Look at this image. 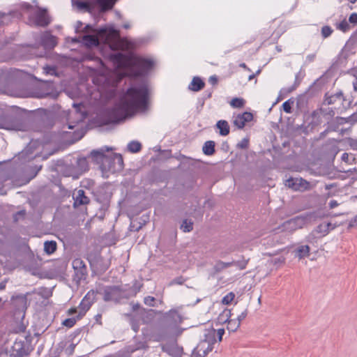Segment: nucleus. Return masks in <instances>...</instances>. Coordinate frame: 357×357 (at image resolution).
I'll use <instances>...</instances> for the list:
<instances>
[{
	"label": "nucleus",
	"mask_w": 357,
	"mask_h": 357,
	"mask_svg": "<svg viewBox=\"0 0 357 357\" xmlns=\"http://www.w3.org/2000/svg\"><path fill=\"white\" fill-rule=\"evenodd\" d=\"M200 342H205L212 345L216 344V330L214 328L207 330L204 334V338Z\"/></svg>",
	"instance_id": "obj_15"
},
{
	"label": "nucleus",
	"mask_w": 357,
	"mask_h": 357,
	"mask_svg": "<svg viewBox=\"0 0 357 357\" xmlns=\"http://www.w3.org/2000/svg\"><path fill=\"white\" fill-rule=\"evenodd\" d=\"M229 146L227 142H225L222 144V149L224 151L227 152L229 151Z\"/></svg>",
	"instance_id": "obj_57"
},
{
	"label": "nucleus",
	"mask_w": 357,
	"mask_h": 357,
	"mask_svg": "<svg viewBox=\"0 0 357 357\" xmlns=\"http://www.w3.org/2000/svg\"><path fill=\"white\" fill-rule=\"evenodd\" d=\"M230 105L234 108H241L245 105V100L243 98H234L231 100Z\"/></svg>",
	"instance_id": "obj_31"
},
{
	"label": "nucleus",
	"mask_w": 357,
	"mask_h": 357,
	"mask_svg": "<svg viewBox=\"0 0 357 357\" xmlns=\"http://www.w3.org/2000/svg\"><path fill=\"white\" fill-rule=\"evenodd\" d=\"M248 145H249L248 139L244 138L239 143H238L237 147L240 148V149H247L248 147Z\"/></svg>",
	"instance_id": "obj_47"
},
{
	"label": "nucleus",
	"mask_w": 357,
	"mask_h": 357,
	"mask_svg": "<svg viewBox=\"0 0 357 357\" xmlns=\"http://www.w3.org/2000/svg\"><path fill=\"white\" fill-rule=\"evenodd\" d=\"M333 29L329 26H324L321 29V35L326 38L331 35Z\"/></svg>",
	"instance_id": "obj_36"
},
{
	"label": "nucleus",
	"mask_w": 357,
	"mask_h": 357,
	"mask_svg": "<svg viewBox=\"0 0 357 357\" xmlns=\"http://www.w3.org/2000/svg\"><path fill=\"white\" fill-rule=\"evenodd\" d=\"M77 7L80 10H85L87 12L91 13L93 9V6L91 3L86 1H77Z\"/></svg>",
	"instance_id": "obj_26"
},
{
	"label": "nucleus",
	"mask_w": 357,
	"mask_h": 357,
	"mask_svg": "<svg viewBox=\"0 0 357 357\" xmlns=\"http://www.w3.org/2000/svg\"><path fill=\"white\" fill-rule=\"evenodd\" d=\"M130 324L132 330L135 331V332H137L139 326L138 324L132 318L130 319Z\"/></svg>",
	"instance_id": "obj_54"
},
{
	"label": "nucleus",
	"mask_w": 357,
	"mask_h": 357,
	"mask_svg": "<svg viewBox=\"0 0 357 357\" xmlns=\"http://www.w3.org/2000/svg\"><path fill=\"white\" fill-rule=\"evenodd\" d=\"M44 70L47 74L54 75L56 73V68L53 66H47L44 68Z\"/></svg>",
	"instance_id": "obj_49"
},
{
	"label": "nucleus",
	"mask_w": 357,
	"mask_h": 357,
	"mask_svg": "<svg viewBox=\"0 0 357 357\" xmlns=\"http://www.w3.org/2000/svg\"><path fill=\"white\" fill-rule=\"evenodd\" d=\"M235 297V294L233 292H229L225 296L222 300V303L225 305H228L231 303Z\"/></svg>",
	"instance_id": "obj_35"
},
{
	"label": "nucleus",
	"mask_w": 357,
	"mask_h": 357,
	"mask_svg": "<svg viewBox=\"0 0 357 357\" xmlns=\"http://www.w3.org/2000/svg\"><path fill=\"white\" fill-rule=\"evenodd\" d=\"M285 259L283 257L272 259L270 262L273 265L282 264L284 263Z\"/></svg>",
	"instance_id": "obj_46"
},
{
	"label": "nucleus",
	"mask_w": 357,
	"mask_h": 357,
	"mask_svg": "<svg viewBox=\"0 0 357 357\" xmlns=\"http://www.w3.org/2000/svg\"><path fill=\"white\" fill-rule=\"evenodd\" d=\"M205 86L204 82L199 77H194L188 89L192 91H199Z\"/></svg>",
	"instance_id": "obj_17"
},
{
	"label": "nucleus",
	"mask_w": 357,
	"mask_h": 357,
	"mask_svg": "<svg viewBox=\"0 0 357 357\" xmlns=\"http://www.w3.org/2000/svg\"><path fill=\"white\" fill-rule=\"evenodd\" d=\"M331 224L330 222H328L324 225H320L318 227L321 229V227H324V231L328 232L331 229Z\"/></svg>",
	"instance_id": "obj_55"
},
{
	"label": "nucleus",
	"mask_w": 357,
	"mask_h": 357,
	"mask_svg": "<svg viewBox=\"0 0 357 357\" xmlns=\"http://www.w3.org/2000/svg\"><path fill=\"white\" fill-rule=\"evenodd\" d=\"M233 315L231 310H225L218 318L219 322H227L228 319Z\"/></svg>",
	"instance_id": "obj_30"
},
{
	"label": "nucleus",
	"mask_w": 357,
	"mask_h": 357,
	"mask_svg": "<svg viewBox=\"0 0 357 357\" xmlns=\"http://www.w3.org/2000/svg\"><path fill=\"white\" fill-rule=\"evenodd\" d=\"M41 169L42 165H36L34 167H31V173L32 174L31 178H34L38 174V173L41 170Z\"/></svg>",
	"instance_id": "obj_48"
},
{
	"label": "nucleus",
	"mask_w": 357,
	"mask_h": 357,
	"mask_svg": "<svg viewBox=\"0 0 357 357\" xmlns=\"http://www.w3.org/2000/svg\"><path fill=\"white\" fill-rule=\"evenodd\" d=\"M247 315H248V310L245 309L241 313V314L237 316L236 320L241 323V321H243L247 317Z\"/></svg>",
	"instance_id": "obj_50"
},
{
	"label": "nucleus",
	"mask_w": 357,
	"mask_h": 357,
	"mask_svg": "<svg viewBox=\"0 0 357 357\" xmlns=\"http://www.w3.org/2000/svg\"><path fill=\"white\" fill-rule=\"evenodd\" d=\"M144 225V223L137 222V224L135 222H131L130 225V230L134 231H139Z\"/></svg>",
	"instance_id": "obj_37"
},
{
	"label": "nucleus",
	"mask_w": 357,
	"mask_h": 357,
	"mask_svg": "<svg viewBox=\"0 0 357 357\" xmlns=\"http://www.w3.org/2000/svg\"><path fill=\"white\" fill-rule=\"evenodd\" d=\"M87 259L91 267L95 268L96 271L105 273L109 268V263L100 255H96L93 257H89Z\"/></svg>",
	"instance_id": "obj_7"
},
{
	"label": "nucleus",
	"mask_w": 357,
	"mask_h": 357,
	"mask_svg": "<svg viewBox=\"0 0 357 357\" xmlns=\"http://www.w3.org/2000/svg\"><path fill=\"white\" fill-rule=\"evenodd\" d=\"M338 206V203L336 200H331L330 202H329V207L331 208H333L336 206Z\"/></svg>",
	"instance_id": "obj_59"
},
{
	"label": "nucleus",
	"mask_w": 357,
	"mask_h": 357,
	"mask_svg": "<svg viewBox=\"0 0 357 357\" xmlns=\"http://www.w3.org/2000/svg\"><path fill=\"white\" fill-rule=\"evenodd\" d=\"M225 334V329L224 328H220L216 331V337H218V341L221 342L222 340V336Z\"/></svg>",
	"instance_id": "obj_51"
},
{
	"label": "nucleus",
	"mask_w": 357,
	"mask_h": 357,
	"mask_svg": "<svg viewBox=\"0 0 357 357\" xmlns=\"http://www.w3.org/2000/svg\"><path fill=\"white\" fill-rule=\"evenodd\" d=\"M180 228L183 232H190L193 229V222L191 220L184 219Z\"/></svg>",
	"instance_id": "obj_27"
},
{
	"label": "nucleus",
	"mask_w": 357,
	"mask_h": 357,
	"mask_svg": "<svg viewBox=\"0 0 357 357\" xmlns=\"http://www.w3.org/2000/svg\"><path fill=\"white\" fill-rule=\"evenodd\" d=\"M76 169L79 176L89 169L87 160L85 158H79L76 161Z\"/></svg>",
	"instance_id": "obj_21"
},
{
	"label": "nucleus",
	"mask_w": 357,
	"mask_h": 357,
	"mask_svg": "<svg viewBox=\"0 0 357 357\" xmlns=\"http://www.w3.org/2000/svg\"><path fill=\"white\" fill-rule=\"evenodd\" d=\"M214 349V345L199 342L194 349L192 357H205Z\"/></svg>",
	"instance_id": "obj_10"
},
{
	"label": "nucleus",
	"mask_w": 357,
	"mask_h": 357,
	"mask_svg": "<svg viewBox=\"0 0 357 357\" xmlns=\"http://www.w3.org/2000/svg\"><path fill=\"white\" fill-rule=\"evenodd\" d=\"M240 322L235 319H229L227 321V329L234 332L240 327Z\"/></svg>",
	"instance_id": "obj_29"
},
{
	"label": "nucleus",
	"mask_w": 357,
	"mask_h": 357,
	"mask_svg": "<svg viewBox=\"0 0 357 357\" xmlns=\"http://www.w3.org/2000/svg\"><path fill=\"white\" fill-rule=\"evenodd\" d=\"M50 22L47 9L39 8L35 14V24L38 26L45 27L50 24Z\"/></svg>",
	"instance_id": "obj_9"
},
{
	"label": "nucleus",
	"mask_w": 357,
	"mask_h": 357,
	"mask_svg": "<svg viewBox=\"0 0 357 357\" xmlns=\"http://www.w3.org/2000/svg\"><path fill=\"white\" fill-rule=\"evenodd\" d=\"M240 115L241 116L245 123L251 121L253 119L252 114L248 112H245Z\"/></svg>",
	"instance_id": "obj_45"
},
{
	"label": "nucleus",
	"mask_w": 357,
	"mask_h": 357,
	"mask_svg": "<svg viewBox=\"0 0 357 357\" xmlns=\"http://www.w3.org/2000/svg\"><path fill=\"white\" fill-rule=\"evenodd\" d=\"M57 248V244L54 241H47L44 243V251L47 255L53 254Z\"/></svg>",
	"instance_id": "obj_25"
},
{
	"label": "nucleus",
	"mask_w": 357,
	"mask_h": 357,
	"mask_svg": "<svg viewBox=\"0 0 357 357\" xmlns=\"http://www.w3.org/2000/svg\"><path fill=\"white\" fill-rule=\"evenodd\" d=\"M21 126L18 124L15 125H4V124H0V128H6L8 130H21Z\"/></svg>",
	"instance_id": "obj_43"
},
{
	"label": "nucleus",
	"mask_w": 357,
	"mask_h": 357,
	"mask_svg": "<svg viewBox=\"0 0 357 357\" xmlns=\"http://www.w3.org/2000/svg\"><path fill=\"white\" fill-rule=\"evenodd\" d=\"M349 154L347 153H344L342 155V160L345 161V162H347L348 160H349Z\"/></svg>",
	"instance_id": "obj_64"
},
{
	"label": "nucleus",
	"mask_w": 357,
	"mask_h": 357,
	"mask_svg": "<svg viewBox=\"0 0 357 357\" xmlns=\"http://www.w3.org/2000/svg\"><path fill=\"white\" fill-rule=\"evenodd\" d=\"M350 145L353 149L357 150V140H352Z\"/></svg>",
	"instance_id": "obj_63"
},
{
	"label": "nucleus",
	"mask_w": 357,
	"mask_h": 357,
	"mask_svg": "<svg viewBox=\"0 0 357 357\" xmlns=\"http://www.w3.org/2000/svg\"><path fill=\"white\" fill-rule=\"evenodd\" d=\"M215 142L208 140L204 142L202 146V151L206 155H212L215 153Z\"/></svg>",
	"instance_id": "obj_20"
},
{
	"label": "nucleus",
	"mask_w": 357,
	"mask_h": 357,
	"mask_svg": "<svg viewBox=\"0 0 357 357\" xmlns=\"http://www.w3.org/2000/svg\"><path fill=\"white\" fill-rule=\"evenodd\" d=\"M310 248L309 245H300L295 250V256L299 259L308 257L310 255Z\"/></svg>",
	"instance_id": "obj_19"
},
{
	"label": "nucleus",
	"mask_w": 357,
	"mask_h": 357,
	"mask_svg": "<svg viewBox=\"0 0 357 357\" xmlns=\"http://www.w3.org/2000/svg\"><path fill=\"white\" fill-rule=\"evenodd\" d=\"M41 44L45 48L52 50L57 45L56 37L51 35H44L41 38Z\"/></svg>",
	"instance_id": "obj_13"
},
{
	"label": "nucleus",
	"mask_w": 357,
	"mask_h": 357,
	"mask_svg": "<svg viewBox=\"0 0 357 357\" xmlns=\"http://www.w3.org/2000/svg\"><path fill=\"white\" fill-rule=\"evenodd\" d=\"M113 58L119 64L126 63L129 75L132 77L144 76L153 66V61L134 55L126 56L123 53H116Z\"/></svg>",
	"instance_id": "obj_3"
},
{
	"label": "nucleus",
	"mask_w": 357,
	"mask_h": 357,
	"mask_svg": "<svg viewBox=\"0 0 357 357\" xmlns=\"http://www.w3.org/2000/svg\"><path fill=\"white\" fill-rule=\"evenodd\" d=\"M321 114L323 115L328 121L331 120L335 115V112L333 108H322L317 109L314 112V114Z\"/></svg>",
	"instance_id": "obj_24"
},
{
	"label": "nucleus",
	"mask_w": 357,
	"mask_h": 357,
	"mask_svg": "<svg viewBox=\"0 0 357 357\" xmlns=\"http://www.w3.org/2000/svg\"><path fill=\"white\" fill-rule=\"evenodd\" d=\"M77 320H79L77 317L76 318H68L62 322V324L66 327L72 328L75 324Z\"/></svg>",
	"instance_id": "obj_34"
},
{
	"label": "nucleus",
	"mask_w": 357,
	"mask_h": 357,
	"mask_svg": "<svg viewBox=\"0 0 357 357\" xmlns=\"http://www.w3.org/2000/svg\"><path fill=\"white\" fill-rule=\"evenodd\" d=\"M215 128L219 130V134L221 136H227L229 134V125L225 120L218 121L215 124Z\"/></svg>",
	"instance_id": "obj_18"
},
{
	"label": "nucleus",
	"mask_w": 357,
	"mask_h": 357,
	"mask_svg": "<svg viewBox=\"0 0 357 357\" xmlns=\"http://www.w3.org/2000/svg\"><path fill=\"white\" fill-rule=\"evenodd\" d=\"M315 57H316V54H312L307 55L306 57V59L308 62H312L315 59Z\"/></svg>",
	"instance_id": "obj_58"
},
{
	"label": "nucleus",
	"mask_w": 357,
	"mask_h": 357,
	"mask_svg": "<svg viewBox=\"0 0 357 357\" xmlns=\"http://www.w3.org/2000/svg\"><path fill=\"white\" fill-rule=\"evenodd\" d=\"M309 183L301 178H289L285 181V185L294 190L306 189Z\"/></svg>",
	"instance_id": "obj_11"
},
{
	"label": "nucleus",
	"mask_w": 357,
	"mask_h": 357,
	"mask_svg": "<svg viewBox=\"0 0 357 357\" xmlns=\"http://www.w3.org/2000/svg\"><path fill=\"white\" fill-rule=\"evenodd\" d=\"M97 292L102 295L103 300L106 302H119L121 298L126 297L125 290L119 285L102 287L97 289Z\"/></svg>",
	"instance_id": "obj_4"
},
{
	"label": "nucleus",
	"mask_w": 357,
	"mask_h": 357,
	"mask_svg": "<svg viewBox=\"0 0 357 357\" xmlns=\"http://www.w3.org/2000/svg\"><path fill=\"white\" fill-rule=\"evenodd\" d=\"M293 103H294V101H291L290 100H288L285 101L282 104L283 110L286 113H291V105Z\"/></svg>",
	"instance_id": "obj_38"
},
{
	"label": "nucleus",
	"mask_w": 357,
	"mask_h": 357,
	"mask_svg": "<svg viewBox=\"0 0 357 357\" xmlns=\"http://www.w3.org/2000/svg\"><path fill=\"white\" fill-rule=\"evenodd\" d=\"M233 123L235 126H236L238 129H242L244 128L245 125V122L241 117L240 114H238L233 121Z\"/></svg>",
	"instance_id": "obj_32"
},
{
	"label": "nucleus",
	"mask_w": 357,
	"mask_h": 357,
	"mask_svg": "<svg viewBox=\"0 0 357 357\" xmlns=\"http://www.w3.org/2000/svg\"><path fill=\"white\" fill-rule=\"evenodd\" d=\"M343 100V93L340 91L336 93L329 95L328 93L325 94V99L324 104L325 105H333L337 100L341 101Z\"/></svg>",
	"instance_id": "obj_16"
},
{
	"label": "nucleus",
	"mask_w": 357,
	"mask_h": 357,
	"mask_svg": "<svg viewBox=\"0 0 357 357\" xmlns=\"http://www.w3.org/2000/svg\"><path fill=\"white\" fill-rule=\"evenodd\" d=\"M83 39L87 43H89V44H91L92 45H98V40L94 36L86 35V36H84Z\"/></svg>",
	"instance_id": "obj_33"
},
{
	"label": "nucleus",
	"mask_w": 357,
	"mask_h": 357,
	"mask_svg": "<svg viewBox=\"0 0 357 357\" xmlns=\"http://www.w3.org/2000/svg\"><path fill=\"white\" fill-rule=\"evenodd\" d=\"M248 260L234 261V266H236L240 270H243L246 268Z\"/></svg>",
	"instance_id": "obj_42"
},
{
	"label": "nucleus",
	"mask_w": 357,
	"mask_h": 357,
	"mask_svg": "<svg viewBox=\"0 0 357 357\" xmlns=\"http://www.w3.org/2000/svg\"><path fill=\"white\" fill-rule=\"evenodd\" d=\"M72 266L74 270L73 281L79 285L81 281L85 280L88 276V271L84 261L80 258H75L72 261Z\"/></svg>",
	"instance_id": "obj_5"
},
{
	"label": "nucleus",
	"mask_w": 357,
	"mask_h": 357,
	"mask_svg": "<svg viewBox=\"0 0 357 357\" xmlns=\"http://www.w3.org/2000/svg\"><path fill=\"white\" fill-rule=\"evenodd\" d=\"M73 198L74 200V208H78L80 206L86 205L90 202V199L85 195V191L82 189L74 192Z\"/></svg>",
	"instance_id": "obj_12"
},
{
	"label": "nucleus",
	"mask_w": 357,
	"mask_h": 357,
	"mask_svg": "<svg viewBox=\"0 0 357 357\" xmlns=\"http://www.w3.org/2000/svg\"><path fill=\"white\" fill-rule=\"evenodd\" d=\"M98 294L97 290H90L84 297L81 303H79V312L77 314V319H81L86 311H88L93 302L96 301V294Z\"/></svg>",
	"instance_id": "obj_6"
},
{
	"label": "nucleus",
	"mask_w": 357,
	"mask_h": 357,
	"mask_svg": "<svg viewBox=\"0 0 357 357\" xmlns=\"http://www.w3.org/2000/svg\"><path fill=\"white\" fill-rule=\"evenodd\" d=\"M10 304L16 312H24L27 308L26 294L13 296L11 297Z\"/></svg>",
	"instance_id": "obj_8"
},
{
	"label": "nucleus",
	"mask_w": 357,
	"mask_h": 357,
	"mask_svg": "<svg viewBox=\"0 0 357 357\" xmlns=\"http://www.w3.org/2000/svg\"><path fill=\"white\" fill-rule=\"evenodd\" d=\"M224 269H225V268L223 265V261H222L220 260L218 261L213 266V271H214L215 273H218Z\"/></svg>",
	"instance_id": "obj_40"
},
{
	"label": "nucleus",
	"mask_w": 357,
	"mask_h": 357,
	"mask_svg": "<svg viewBox=\"0 0 357 357\" xmlns=\"http://www.w3.org/2000/svg\"><path fill=\"white\" fill-rule=\"evenodd\" d=\"M298 85V84H296L295 83L294 86L288 88V89H284L287 93H291L293 91H294L296 89V88L297 87V86Z\"/></svg>",
	"instance_id": "obj_56"
},
{
	"label": "nucleus",
	"mask_w": 357,
	"mask_h": 357,
	"mask_svg": "<svg viewBox=\"0 0 357 357\" xmlns=\"http://www.w3.org/2000/svg\"><path fill=\"white\" fill-rule=\"evenodd\" d=\"M185 279L183 276L177 277L174 279H173L170 283L169 285H174V284H178L181 285L185 282Z\"/></svg>",
	"instance_id": "obj_41"
},
{
	"label": "nucleus",
	"mask_w": 357,
	"mask_h": 357,
	"mask_svg": "<svg viewBox=\"0 0 357 357\" xmlns=\"http://www.w3.org/2000/svg\"><path fill=\"white\" fill-rule=\"evenodd\" d=\"M77 309H76V308H75V307H72V308H70V309H69V310H68V315H73V314H74L77 313Z\"/></svg>",
	"instance_id": "obj_62"
},
{
	"label": "nucleus",
	"mask_w": 357,
	"mask_h": 357,
	"mask_svg": "<svg viewBox=\"0 0 357 357\" xmlns=\"http://www.w3.org/2000/svg\"><path fill=\"white\" fill-rule=\"evenodd\" d=\"M126 99L121 107H114L105 112L104 125L118 123L125 119L123 111L134 112L137 109L144 110L148 104V88L145 84L138 86H131L126 91Z\"/></svg>",
	"instance_id": "obj_1"
},
{
	"label": "nucleus",
	"mask_w": 357,
	"mask_h": 357,
	"mask_svg": "<svg viewBox=\"0 0 357 357\" xmlns=\"http://www.w3.org/2000/svg\"><path fill=\"white\" fill-rule=\"evenodd\" d=\"M349 21L350 23L356 24L357 23V13H352L349 17Z\"/></svg>",
	"instance_id": "obj_53"
},
{
	"label": "nucleus",
	"mask_w": 357,
	"mask_h": 357,
	"mask_svg": "<svg viewBox=\"0 0 357 357\" xmlns=\"http://www.w3.org/2000/svg\"><path fill=\"white\" fill-rule=\"evenodd\" d=\"M127 148L131 153H137L142 149V144L137 141H132L128 144Z\"/></svg>",
	"instance_id": "obj_28"
},
{
	"label": "nucleus",
	"mask_w": 357,
	"mask_h": 357,
	"mask_svg": "<svg viewBox=\"0 0 357 357\" xmlns=\"http://www.w3.org/2000/svg\"><path fill=\"white\" fill-rule=\"evenodd\" d=\"M337 28L343 32H346L349 29L350 26L348 22L344 20L339 24Z\"/></svg>",
	"instance_id": "obj_44"
},
{
	"label": "nucleus",
	"mask_w": 357,
	"mask_h": 357,
	"mask_svg": "<svg viewBox=\"0 0 357 357\" xmlns=\"http://www.w3.org/2000/svg\"><path fill=\"white\" fill-rule=\"evenodd\" d=\"M111 151L112 149L106 147L105 149L102 148L91 152L93 161L100 165L102 173H114L123 168V160L121 155Z\"/></svg>",
	"instance_id": "obj_2"
},
{
	"label": "nucleus",
	"mask_w": 357,
	"mask_h": 357,
	"mask_svg": "<svg viewBox=\"0 0 357 357\" xmlns=\"http://www.w3.org/2000/svg\"><path fill=\"white\" fill-rule=\"evenodd\" d=\"M234 261H232L230 262H224L223 261V265H224L225 268L231 267V266H234Z\"/></svg>",
	"instance_id": "obj_61"
},
{
	"label": "nucleus",
	"mask_w": 357,
	"mask_h": 357,
	"mask_svg": "<svg viewBox=\"0 0 357 357\" xmlns=\"http://www.w3.org/2000/svg\"><path fill=\"white\" fill-rule=\"evenodd\" d=\"M165 319L168 322H172L174 324H178L179 323H181L182 321V317L179 314V312L176 310H169L165 316Z\"/></svg>",
	"instance_id": "obj_14"
},
{
	"label": "nucleus",
	"mask_w": 357,
	"mask_h": 357,
	"mask_svg": "<svg viewBox=\"0 0 357 357\" xmlns=\"http://www.w3.org/2000/svg\"><path fill=\"white\" fill-rule=\"evenodd\" d=\"M155 298L153 296H148L144 298V303L149 306L155 307Z\"/></svg>",
	"instance_id": "obj_39"
},
{
	"label": "nucleus",
	"mask_w": 357,
	"mask_h": 357,
	"mask_svg": "<svg viewBox=\"0 0 357 357\" xmlns=\"http://www.w3.org/2000/svg\"><path fill=\"white\" fill-rule=\"evenodd\" d=\"M63 174L66 176H72L73 178H78L79 176V174L74 165H66L63 169Z\"/></svg>",
	"instance_id": "obj_23"
},
{
	"label": "nucleus",
	"mask_w": 357,
	"mask_h": 357,
	"mask_svg": "<svg viewBox=\"0 0 357 357\" xmlns=\"http://www.w3.org/2000/svg\"><path fill=\"white\" fill-rule=\"evenodd\" d=\"M8 282V280L5 279L0 283V290H3L6 288V283Z\"/></svg>",
	"instance_id": "obj_60"
},
{
	"label": "nucleus",
	"mask_w": 357,
	"mask_h": 357,
	"mask_svg": "<svg viewBox=\"0 0 357 357\" xmlns=\"http://www.w3.org/2000/svg\"><path fill=\"white\" fill-rule=\"evenodd\" d=\"M208 82L212 85H216L218 82V78L216 75H212L209 77Z\"/></svg>",
	"instance_id": "obj_52"
},
{
	"label": "nucleus",
	"mask_w": 357,
	"mask_h": 357,
	"mask_svg": "<svg viewBox=\"0 0 357 357\" xmlns=\"http://www.w3.org/2000/svg\"><path fill=\"white\" fill-rule=\"evenodd\" d=\"M95 3L100 7L102 13L111 10L114 6V2L112 0H95Z\"/></svg>",
	"instance_id": "obj_22"
}]
</instances>
